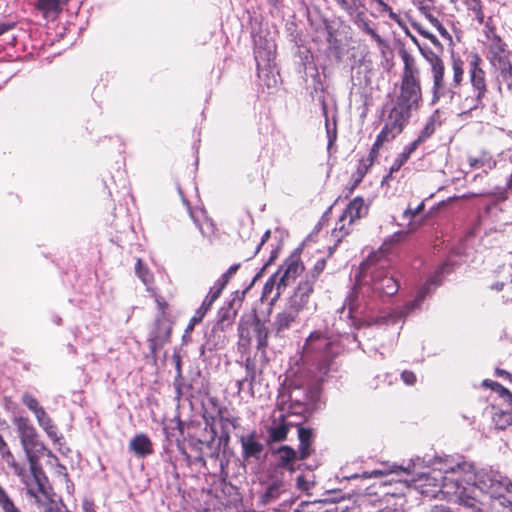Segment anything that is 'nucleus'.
Instances as JSON below:
<instances>
[{"instance_id":"f257e3e1","label":"nucleus","mask_w":512,"mask_h":512,"mask_svg":"<svg viewBox=\"0 0 512 512\" xmlns=\"http://www.w3.org/2000/svg\"><path fill=\"white\" fill-rule=\"evenodd\" d=\"M406 234L404 231L395 232L382 243L377 251L370 253L360 265V272L356 277L354 289L342 307V312L347 310L349 318L358 319L359 316H364L360 319L359 327L398 323L411 312L420 308L429 293V286L431 284H438L436 277H434L418 289L413 300L407 302L402 307L381 312L376 317L366 315L365 310L368 306V303L365 301L366 298L381 295L392 296L399 290L398 281L388 269L392 265L394 245L402 241Z\"/></svg>"},{"instance_id":"f03ea898","label":"nucleus","mask_w":512,"mask_h":512,"mask_svg":"<svg viewBox=\"0 0 512 512\" xmlns=\"http://www.w3.org/2000/svg\"><path fill=\"white\" fill-rule=\"evenodd\" d=\"M458 463L448 466L444 471L433 469L428 474L421 475L418 479H413L411 486L426 497L436 498L441 496L450 502L459 503L465 507H478L475 497L465 498L466 487L460 483V472ZM399 483L405 487H410L407 479H391L385 483ZM479 510V508H477Z\"/></svg>"},{"instance_id":"7ed1b4c3","label":"nucleus","mask_w":512,"mask_h":512,"mask_svg":"<svg viewBox=\"0 0 512 512\" xmlns=\"http://www.w3.org/2000/svg\"><path fill=\"white\" fill-rule=\"evenodd\" d=\"M458 472H460V483L466 487L465 498L475 497L478 502L477 507H470L472 512H482L481 501L478 494H487L492 498H498L505 493H512V482L506 476L492 469H481L475 471L473 464L463 461L458 463Z\"/></svg>"},{"instance_id":"20e7f679","label":"nucleus","mask_w":512,"mask_h":512,"mask_svg":"<svg viewBox=\"0 0 512 512\" xmlns=\"http://www.w3.org/2000/svg\"><path fill=\"white\" fill-rule=\"evenodd\" d=\"M400 57L403 61V73L394 107L411 115L412 111L419 108L422 100L420 71L415 58L406 50L400 52Z\"/></svg>"},{"instance_id":"39448f33","label":"nucleus","mask_w":512,"mask_h":512,"mask_svg":"<svg viewBox=\"0 0 512 512\" xmlns=\"http://www.w3.org/2000/svg\"><path fill=\"white\" fill-rule=\"evenodd\" d=\"M339 351L338 344L320 331L312 332L303 346V356L318 362L323 373L327 372L329 363Z\"/></svg>"},{"instance_id":"423d86ee","label":"nucleus","mask_w":512,"mask_h":512,"mask_svg":"<svg viewBox=\"0 0 512 512\" xmlns=\"http://www.w3.org/2000/svg\"><path fill=\"white\" fill-rule=\"evenodd\" d=\"M424 59L429 63L432 74V103L445 99L447 102L454 99V92L446 89L444 83L445 66L443 60L432 50L420 48Z\"/></svg>"},{"instance_id":"0eeeda50","label":"nucleus","mask_w":512,"mask_h":512,"mask_svg":"<svg viewBox=\"0 0 512 512\" xmlns=\"http://www.w3.org/2000/svg\"><path fill=\"white\" fill-rule=\"evenodd\" d=\"M238 333L239 345L244 349L250 347L253 338L256 339L258 349H264L268 345V327L255 315L241 320Z\"/></svg>"},{"instance_id":"6e6552de","label":"nucleus","mask_w":512,"mask_h":512,"mask_svg":"<svg viewBox=\"0 0 512 512\" xmlns=\"http://www.w3.org/2000/svg\"><path fill=\"white\" fill-rule=\"evenodd\" d=\"M410 114L393 107L387 116L385 124L377 135L376 141L371 148V155H376L381 146L385 143L392 141L396 138L404 129L407 124Z\"/></svg>"},{"instance_id":"1a4fd4ad","label":"nucleus","mask_w":512,"mask_h":512,"mask_svg":"<svg viewBox=\"0 0 512 512\" xmlns=\"http://www.w3.org/2000/svg\"><path fill=\"white\" fill-rule=\"evenodd\" d=\"M259 503L263 506H272L274 510L287 511L294 499L289 491L288 485L281 480L270 483L259 496Z\"/></svg>"},{"instance_id":"9d476101","label":"nucleus","mask_w":512,"mask_h":512,"mask_svg":"<svg viewBox=\"0 0 512 512\" xmlns=\"http://www.w3.org/2000/svg\"><path fill=\"white\" fill-rule=\"evenodd\" d=\"M481 59L477 54L472 56L469 63V80L474 93V99L470 107L477 105L487 93L485 71L480 67Z\"/></svg>"},{"instance_id":"9b49d317","label":"nucleus","mask_w":512,"mask_h":512,"mask_svg":"<svg viewBox=\"0 0 512 512\" xmlns=\"http://www.w3.org/2000/svg\"><path fill=\"white\" fill-rule=\"evenodd\" d=\"M313 290V281H310V279L302 280L298 284L292 296L289 298V301L286 306L296 311L297 313H300L301 311L307 309Z\"/></svg>"},{"instance_id":"f8f14e48","label":"nucleus","mask_w":512,"mask_h":512,"mask_svg":"<svg viewBox=\"0 0 512 512\" xmlns=\"http://www.w3.org/2000/svg\"><path fill=\"white\" fill-rule=\"evenodd\" d=\"M304 270V266L298 254H292L275 273L279 275L280 285L285 288L292 283Z\"/></svg>"},{"instance_id":"ddd939ff","label":"nucleus","mask_w":512,"mask_h":512,"mask_svg":"<svg viewBox=\"0 0 512 512\" xmlns=\"http://www.w3.org/2000/svg\"><path fill=\"white\" fill-rule=\"evenodd\" d=\"M487 58L495 69L510 63L506 44L497 35L489 40Z\"/></svg>"},{"instance_id":"4468645a","label":"nucleus","mask_w":512,"mask_h":512,"mask_svg":"<svg viewBox=\"0 0 512 512\" xmlns=\"http://www.w3.org/2000/svg\"><path fill=\"white\" fill-rule=\"evenodd\" d=\"M298 316L299 313L290 309L288 306L277 313L273 321L276 336L284 337L286 332L296 323Z\"/></svg>"},{"instance_id":"2eb2a0df","label":"nucleus","mask_w":512,"mask_h":512,"mask_svg":"<svg viewBox=\"0 0 512 512\" xmlns=\"http://www.w3.org/2000/svg\"><path fill=\"white\" fill-rule=\"evenodd\" d=\"M402 474H407V475L411 474L410 466L402 467V466H398L396 464L381 463L380 467L373 469L371 471H365V472H363V474L360 477L365 478V479H367V478H382V477L390 476V475L400 476Z\"/></svg>"},{"instance_id":"dca6fc26","label":"nucleus","mask_w":512,"mask_h":512,"mask_svg":"<svg viewBox=\"0 0 512 512\" xmlns=\"http://www.w3.org/2000/svg\"><path fill=\"white\" fill-rule=\"evenodd\" d=\"M368 209V204L365 203L363 198L355 197L342 213L341 221H346L348 219V225H351L356 220L366 216Z\"/></svg>"},{"instance_id":"f3484780","label":"nucleus","mask_w":512,"mask_h":512,"mask_svg":"<svg viewBox=\"0 0 512 512\" xmlns=\"http://www.w3.org/2000/svg\"><path fill=\"white\" fill-rule=\"evenodd\" d=\"M68 0H37L35 8L46 20H56Z\"/></svg>"},{"instance_id":"a211bd4d","label":"nucleus","mask_w":512,"mask_h":512,"mask_svg":"<svg viewBox=\"0 0 512 512\" xmlns=\"http://www.w3.org/2000/svg\"><path fill=\"white\" fill-rule=\"evenodd\" d=\"M129 449L139 458H144L153 453L152 442L144 433L136 434L130 440Z\"/></svg>"},{"instance_id":"6ab92c4d","label":"nucleus","mask_w":512,"mask_h":512,"mask_svg":"<svg viewBox=\"0 0 512 512\" xmlns=\"http://www.w3.org/2000/svg\"><path fill=\"white\" fill-rule=\"evenodd\" d=\"M496 69L499 70L500 77L498 91L503 98L512 101V65L508 63Z\"/></svg>"},{"instance_id":"aec40b11","label":"nucleus","mask_w":512,"mask_h":512,"mask_svg":"<svg viewBox=\"0 0 512 512\" xmlns=\"http://www.w3.org/2000/svg\"><path fill=\"white\" fill-rule=\"evenodd\" d=\"M23 449H24V451L26 453V456H27V459L29 461L30 469L31 470H35V468H37V462H38L39 458L41 456H43L44 454H47L48 456L54 458L52 453L38 439L34 440L29 445V447H23Z\"/></svg>"},{"instance_id":"412c9836","label":"nucleus","mask_w":512,"mask_h":512,"mask_svg":"<svg viewBox=\"0 0 512 512\" xmlns=\"http://www.w3.org/2000/svg\"><path fill=\"white\" fill-rule=\"evenodd\" d=\"M240 443L242 446L244 458L260 457L263 451V445L256 440L254 433L242 436L240 438Z\"/></svg>"},{"instance_id":"4be33fe9","label":"nucleus","mask_w":512,"mask_h":512,"mask_svg":"<svg viewBox=\"0 0 512 512\" xmlns=\"http://www.w3.org/2000/svg\"><path fill=\"white\" fill-rule=\"evenodd\" d=\"M317 398L316 392H308L305 388L294 387L289 393V400L292 405L306 407L312 404Z\"/></svg>"},{"instance_id":"5701e85b","label":"nucleus","mask_w":512,"mask_h":512,"mask_svg":"<svg viewBox=\"0 0 512 512\" xmlns=\"http://www.w3.org/2000/svg\"><path fill=\"white\" fill-rule=\"evenodd\" d=\"M285 289L284 285H280L279 275L275 273L266 281L262 290L263 299H271V302H275Z\"/></svg>"},{"instance_id":"b1692460","label":"nucleus","mask_w":512,"mask_h":512,"mask_svg":"<svg viewBox=\"0 0 512 512\" xmlns=\"http://www.w3.org/2000/svg\"><path fill=\"white\" fill-rule=\"evenodd\" d=\"M15 423L19 431L22 447H29V445L37 439L35 428L24 418L17 419Z\"/></svg>"},{"instance_id":"393cba45","label":"nucleus","mask_w":512,"mask_h":512,"mask_svg":"<svg viewBox=\"0 0 512 512\" xmlns=\"http://www.w3.org/2000/svg\"><path fill=\"white\" fill-rule=\"evenodd\" d=\"M289 431V424L285 421L283 415L279 420H274L268 429L269 439L273 442H280L286 439Z\"/></svg>"},{"instance_id":"a878e982","label":"nucleus","mask_w":512,"mask_h":512,"mask_svg":"<svg viewBox=\"0 0 512 512\" xmlns=\"http://www.w3.org/2000/svg\"><path fill=\"white\" fill-rule=\"evenodd\" d=\"M22 482L25 484L27 493L34 498H38L39 494L43 492V485L37 473V468L31 470V475L20 476Z\"/></svg>"},{"instance_id":"bb28decb","label":"nucleus","mask_w":512,"mask_h":512,"mask_svg":"<svg viewBox=\"0 0 512 512\" xmlns=\"http://www.w3.org/2000/svg\"><path fill=\"white\" fill-rule=\"evenodd\" d=\"M39 426L46 432L47 436L54 442L58 443L62 436L58 433L57 427L54 425L52 419L48 416L46 411L42 412L36 417Z\"/></svg>"},{"instance_id":"cd10ccee","label":"nucleus","mask_w":512,"mask_h":512,"mask_svg":"<svg viewBox=\"0 0 512 512\" xmlns=\"http://www.w3.org/2000/svg\"><path fill=\"white\" fill-rule=\"evenodd\" d=\"M473 99H474V94L473 95H467V92H463V93H459V94L456 95L454 93V99L451 102H455L457 104L458 110L462 114H466V113L471 112L473 110H476V109L484 107L483 100H480V102L477 105H475L473 107L472 106L470 107V105L472 104V100Z\"/></svg>"},{"instance_id":"c85d7f7f","label":"nucleus","mask_w":512,"mask_h":512,"mask_svg":"<svg viewBox=\"0 0 512 512\" xmlns=\"http://www.w3.org/2000/svg\"><path fill=\"white\" fill-rule=\"evenodd\" d=\"M279 468H289L290 473L294 472L293 461L296 459V451L290 446L284 445L277 450Z\"/></svg>"},{"instance_id":"c756f323","label":"nucleus","mask_w":512,"mask_h":512,"mask_svg":"<svg viewBox=\"0 0 512 512\" xmlns=\"http://www.w3.org/2000/svg\"><path fill=\"white\" fill-rule=\"evenodd\" d=\"M135 273L138 278L143 282L146 286V289L150 293H154V288L152 287L153 283V274L148 269V267L144 266L142 260L139 258L136 261L135 265Z\"/></svg>"},{"instance_id":"7c9ffc66","label":"nucleus","mask_w":512,"mask_h":512,"mask_svg":"<svg viewBox=\"0 0 512 512\" xmlns=\"http://www.w3.org/2000/svg\"><path fill=\"white\" fill-rule=\"evenodd\" d=\"M255 60L257 62V68L259 75L262 73L261 66L264 65L266 62H270L273 58V45L267 44V48L262 50L260 47H256L255 49Z\"/></svg>"},{"instance_id":"2f4dec72","label":"nucleus","mask_w":512,"mask_h":512,"mask_svg":"<svg viewBox=\"0 0 512 512\" xmlns=\"http://www.w3.org/2000/svg\"><path fill=\"white\" fill-rule=\"evenodd\" d=\"M322 109H323V114L325 116V126H326L327 138H328V148H330L337 138L336 121L333 119L332 123L329 122V119L327 116L326 104L324 101L322 102Z\"/></svg>"},{"instance_id":"473e14b6","label":"nucleus","mask_w":512,"mask_h":512,"mask_svg":"<svg viewBox=\"0 0 512 512\" xmlns=\"http://www.w3.org/2000/svg\"><path fill=\"white\" fill-rule=\"evenodd\" d=\"M23 404L34 413L35 417L44 412V408L39 404L38 400L30 393H23L22 397Z\"/></svg>"},{"instance_id":"72a5a7b5","label":"nucleus","mask_w":512,"mask_h":512,"mask_svg":"<svg viewBox=\"0 0 512 512\" xmlns=\"http://www.w3.org/2000/svg\"><path fill=\"white\" fill-rule=\"evenodd\" d=\"M351 225H348V219L346 221H341V217L336 223L335 227L332 230V237L335 241V244L339 243L341 239L349 233V228ZM336 245H334L335 247Z\"/></svg>"},{"instance_id":"f704fd0d","label":"nucleus","mask_w":512,"mask_h":512,"mask_svg":"<svg viewBox=\"0 0 512 512\" xmlns=\"http://www.w3.org/2000/svg\"><path fill=\"white\" fill-rule=\"evenodd\" d=\"M325 266H326V257L323 256V257L317 259L314 266L307 273L305 279H310V281H313V285H314L316 280L320 276V274L323 272Z\"/></svg>"},{"instance_id":"c9c22d12","label":"nucleus","mask_w":512,"mask_h":512,"mask_svg":"<svg viewBox=\"0 0 512 512\" xmlns=\"http://www.w3.org/2000/svg\"><path fill=\"white\" fill-rule=\"evenodd\" d=\"M482 385L484 387L490 388L491 390L499 393L503 397L512 399V394L510 393V391L496 381L486 379L482 382Z\"/></svg>"},{"instance_id":"e433bc0d","label":"nucleus","mask_w":512,"mask_h":512,"mask_svg":"<svg viewBox=\"0 0 512 512\" xmlns=\"http://www.w3.org/2000/svg\"><path fill=\"white\" fill-rule=\"evenodd\" d=\"M217 298L214 297V295L207 294L204 298L201 306L195 311V314L199 315L200 317L204 318L207 312L212 307L213 303L215 302Z\"/></svg>"},{"instance_id":"4c0bfd02","label":"nucleus","mask_w":512,"mask_h":512,"mask_svg":"<svg viewBox=\"0 0 512 512\" xmlns=\"http://www.w3.org/2000/svg\"><path fill=\"white\" fill-rule=\"evenodd\" d=\"M229 278L227 275L223 274L214 284L213 287L210 288L209 294L214 295L215 298H218L225 288L226 284L229 282Z\"/></svg>"},{"instance_id":"58836bf2","label":"nucleus","mask_w":512,"mask_h":512,"mask_svg":"<svg viewBox=\"0 0 512 512\" xmlns=\"http://www.w3.org/2000/svg\"><path fill=\"white\" fill-rule=\"evenodd\" d=\"M229 278L227 275L223 274L214 284L213 287L210 288L209 294L214 295L215 298H218L225 288L226 284L229 282Z\"/></svg>"},{"instance_id":"ea45409f","label":"nucleus","mask_w":512,"mask_h":512,"mask_svg":"<svg viewBox=\"0 0 512 512\" xmlns=\"http://www.w3.org/2000/svg\"><path fill=\"white\" fill-rule=\"evenodd\" d=\"M229 278L227 275L223 274L214 284L213 287L210 288L209 294L214 295L215 298H218L225 288L226 284L229 282Z\"/></svg>"},{"instance_id":"a19ab883","label":"nucleus","mask_w":512,"mask_h":512,"mask_svg":"<svg viewBox=\"0 0 512 512\" xmlns=\"http://www.w3.org/2000/svg\"><path fill=\"white\" fill-rule=\"evenodd\" d=\"M426 18L428 21L437 29L439 34L446 40H451V35L447 31V29L442 25V23L432 14H426Z\"/></svg>"},{"instance_id":"79ce46f5","label":"nucleus","mask_w":512,"mask_h":512,"mask_svg":"<svg viewBox=\"0 0 512 512\" xmlns=\"http://www.w3.org/2000/svg\"><path fill=\"white\" fill-rule=\"evenodd\" d=\"M467 6L475 14L477 20L482 23L484 21V14L482 11L481 3L479 0H465Z\"/></svg>"},{"instance_id":"37998d69","label":"nucleus","mask_w":512,"mask_h":512,"mask_svg":"<svg viewBox=\"0 0 512 512\" xmlns=\"http://www.w3.org/2000/svg\"><path fill=\"white\" fill-rule=\"evenodd\" d=\"M501 273H503L509 277V282L508 283H505L503 281L496 282L495 284L492 285V289L499 291V290H502L505 285H509L510 288L512 289V265L504 266L501 270Z\"/></svg>"},{"instance_id":"c03bdc74","label":"nucleus","mask_w":512,"mask_h":512,"mask_svg":"<svg viewBox=\"0 0 512 512\" xmlns=\"http://www.w3.org/2000/svg\"><path fill=\"white\" fill-rule=\"evenodd\" d=\"M453 69V82L455 85H459L463 79L464 70H463V64L461 61H453L452 64Z\"/></svg>"},{"instance_id":"a18cd8bd","label":"nucleus","mask_w":512,"mask_h":512,"mask_svg":"<svg viewBox=\"0 0 512 512\" xmlns=\"http://www.w3.org/2000/svg\"><path fill=\"white\" fill-rule=\"evenodd\" d=\"M1 456L3 460L14 469V472L17 475L22 476V469L16 464L14 456L10 450H5V453H3Z\"/></svg>"},{"instance_id":"49530a36","label":"nucleus","mask_w":512,"mask_h":512,"mask_svg":"<svg viewBox=\"0 0 512 512\" xmlns=\"http://www.w3.org/2000/svg\"><path fill=\"white\" fill-rule=\"evenodd\" d=\"M435 131V123L433 120H430L426 123L420 134L418 135V139H421L423 143L427 138H429Z\"/></svg>"},{"instance_id":"de8ad7c7","label":"nucleus","mask_w":512,"mask_h":512,"mask_svg":"<svg viewBox=\"0 0 512 512\" xmlns=\"http://www.w3.org/2000/svg\"><path fill=\"white\" fill-rule=\"evenodd\" d=\"M16 507L17 506L15 505L14 501L12 500V498L9 495H7L5 498H3L0 501V510L2 512H11Z\"/></svg>"},{"instance_id":"09e8293b","label":"nucleus","mask_w":512,"mask_h":512,"mask_svg":"<svg viewBox=\"0 0 512 512\" xmlns=\"http://www.w3.org/2000/svg\"><path fill=\"white\" fill-rule=\"evenodd\" d=\"M298 437L300 443H310L312 437V430L305 427L298 428Z\"/></svg>"},{"instance_id":"8fccbe9b","label":"nucleus","mask_w":512,"mask_h":512,"mask_svg":"<svg viewBox=\"0 0 512 512\" xmlns=\"http://www.w3.org/2000/svg\"><path fill=\"white\" fill-rule=\"evenodd\" d=\"M408 159L409 158L406 155L400 153L398 157L394 160L393 164L391 165L390 172H397Z\"/></svg>"},{"instance_id":"3c124183","label":"nucleus","mask_w":512,"mask_h":512,"mask_svg":"<svg viewBox=\"0 0 512 512\" xmlns=\"http://www.w3.org/2000/svg\"><path fill=\"white\" fill-rule=\"evenodd\" d=\"M313 486V482L306 479V477L304 476H298L297 477V487L301 490V491H306L308 492Z\"/></svg>"},{"instance_id":"603ef678","label":"nucleus","mask_w":512,"mask_h":512,"mask_svg":"<svg viewBox=\"0 0 512 512\" xmlns=\"http://www.w3.org/2000/svg\"><path fill=\"white\" fill-rule=\"evenodd\" d=\"M424 209V203H420L415 209L407 208L404 213L403 217L405 219H412L414 218L420 211Z\"/></svg>"},{"instance_id":"864d4df0","label":"nucleus","mask_w":512,"mask_h":512,"mask_svg":"<svg viewBox=\"0 0 512 512\" xmlns=\"http://www.w3.org/2000/svg\"><path fill=\"white\" fill-rule=\"evenodd\" d=\"M421 139H415L409 145L405 146L402 153L406 155L408 158L410 155L417 149V147L421 144Z\"/></svg>"},{"instance_id":"5fc2aeb1","label":"nucleus","mask_w":512,"mask_h":512,"mask_svg":"<svg viewBox=\"0 0 512 512\" xmlns=\"http://www.w3.org/2000/svg\"><path fill=\"white\" fill-rule=\"evenodd\" d=\"M401 378L407 385H413L416 382V376L411 371H403L401 374Z\"/></svg>"},{"instance_id":"6e6d98bb","label":"nucleus","mask_w":512,"mask_h":512,"mask_svg":"<svg viewBox=\"0 0 512 512\" xmlns=\"http://www.w3.org/2000/svg\"><path fill=\"white\" fill-rule=\"evenodd\" d=\"M418 32L423 36L425 37L426 39H428L432 44H434L435 46H440V42L438 41V39L436 38L435 35H433L432 33L428 32L427 30L425 29H422V28H419L418 29Z\"/></svg>"},{"instance_id":"4d7b16f0","label":"nucleus","mask_w":512,"mask_h":512,"mask_svg":"<svg viewBox=\"0 0 512 512\" xmlns=\"http://www.w3.org/2000/svg\"><path fill=\"white\" fill-rule=\"evenodd\" d=\"M378 5L381 7L382 11L388 12L391 19L396 20L398 18L397 14L392 11V8L386 4L383 0H375Z\"/></svg>"},{"instance_id":"13d9d810","label":"nucleus","mask_w":512,"mask_h":512,"mask_svg":"<svg viewBox=\"0 0 512 512\" xmlns=\"http://www.w3.org/2000/svg\"><path fill=\"white\" fill-rule=\"evenodd\" d=\"M310 455V443L299 444V456L301 460L306 459Z\"/></svg>"},{"instance_id":"bf43d9fd","label":"nucleus","mask_w":512,"mask_h":512,"mask_svg":"<svg viewBox=\"0 0 512 512\" xmlns=\"http://www.w3.org/2000/svg\"><path fill=\"white\" fill-rule=\"evenodd\" d=\"M82 510L83 512H96L93 501L90 499H84L82 502Z\"/></svg>"},{"instance_id":"052dcab7","label":"nucleus","mask_w":512,"mask_h":512,"mask_svg":"<svg viewBox=\"0 0 512 512\" xmlns=\"http://www.w3.org/2000/svg\"><path fill=\"white\" fill-rule=\"evenodd\" d=\"M151 295L155 298V302L157 303L159 309L164 312L166 306H167V303L162 300L156 293V291L154 290V293H151Z\"/></svg>"},{"instance_id":"680f3d73","label":"nucleus","mask_w":512,"mask_h":512,"mask_svg":"<svg viewBox=\"0 0 512 512\" xmlns=\"http://www.w3.org/2000/svg\"><path fill=\"white\" fill-rule=\"evenodd\" d=\"M413 3L415 5L418 6L419 10L426 16V14H431L430 13V10H431V6L430 5H427V4H423L422 2H415L413 1Z\"/></svg>"},{"instance_id":"e2e57ef3","label":"nucleus","mask_w":512,"mask_h":512,"mask_svg":"<svg viewBox=\"0 0 512 512\" xmlns=\"http://www.w3.org/2000/svg\"><path fill=\"white\" fill-rule=\"evenodd\" d=\"M246 369H247L246 378L249 379L251 383H253L255 381V373H254V370L252 369L249 361H247V363H246Z\"/></svg>"},{"instance_id":"0e129e2a","label":"nucleus","mask_w":512,"mask_h":512,"mask_svg":"<svg viewBox=\"0 0 512 512\" xmlns=\"http://www.w3.org/2000/svg\"><path fill=\"white\" fill-rule=\"evenodd\" d=\"M213 225L211 222L206 221L204 226H200L199 229L203 235L209 234L210 231H212Z\"/></svg>"},{"instance_id":"69168bd1","label":"nucleus","mask_w":512,"mask_h":512,"mask_svg":"<svg viewBox=\"0 0 512 512\" xmlns=\"http://www.w3.org/2000/svg\"><path fill=\"white\" fill-rule=\"evenodd\" d=\"M239 266V264H234L230 266L229 269L224 274L227 275V277L230 279L237 272Z\"/></svg>"},{"instance_id":"338daca9","label":"nucleus","mask_w":512,"mask_h":512,"mask_svg":"<svg viewBox=\"0 0 512 512\" xmlns=\"http://www.w3.org/2000/svg\"><path fill=\"white\" fill-rule=\"evenodd\" d=\"M335 1L344 9H350L353 4V0H335Z\"/></svg>"},{"instance_id":"774afa93","label":"nucleus","mask_w":512,"mask_h":512,"mask_svg":"<svg viewBox=\"0 0 512 512\" xmlns=\"http://www.w3.org/2000/svg\"><path fill=\"white\" fill-rule=\"evenodd\" d=\"M431 512H452L448 508L442 505H435L432 507Z\"/></svg>"}]
</instances>
